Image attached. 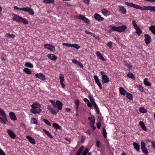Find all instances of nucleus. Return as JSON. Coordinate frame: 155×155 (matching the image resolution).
<instances>
[{
	"instance_id": "obj_1",
	"label": "nucleus",
	"mask_w": 155,
	"mask_h": 155,
	"mask_svg": "<svg viewBox=\"0 0 155 155\" xmlns=\"http://www.w3.org/2000/svg\"><path fill=\"white\" fill-rule=\"evenodd\" d=\"M127 28V26L125 25H123L121 26L118 27L113 26L108 31V32L111 33L112 31H117L121 32L124 31Z\"/></svg>"
},
{
	"instance_id": "obj_2",
	"label": "nucleus",
	"mask_w": 155,
	"mask_h": 155,
	"mask_svg": "<svg viewBox=\"0 0 155 155\" xmlns=\"http://www.w3.org/2000/svg\"><path fill=\"white\" fill-rule=\"evenodd\" d=\"M12 19L14 21L18 22H21L24 24H28V21L26 19L17 15H15Z\"/></svg>"
},
{
	"instance_id": "obj_3",
	"label": "nucleus",
	"mask_w": 155,
	"mask_h": 155,
	"mask_svg": "<svg viewBox=\"0 0 155 155\" xmlns=\"http://www.w3.org/2000/svg\"><path fill=\"white\" fill-rule=\"evenodd\" d=\"M137 9H140L142 10H148L151 11L155 12V6H143V7H142L137 5Z\"/></svg>"
},
{
	"instance_id": "obj_4",
	"label": "nucleus",
	"mask_w": 155,
	"mask_h": 155,
	"mask_svg": "<svg viewBox=\"0 0 155 155\" xmlns=\"http://www.w3.org/2000/svg\"><path fill=\"white\" fill-rule=\"evenodd\" d=\"M100 73L102 76V82L103 84H104L106 83H108L109 82V79L107 76L106 75L104 72L101 71Z\"/></svg>"
},
{
	"instance_id": "obj_5",
	"label": "nucleus",
	"mask_w": 155,
	"mask_h": 155,
	"mask_svg": "<svg viewBox=\"0 0 155 155\" xmlns=\"http://www.w3.org/2000/svg\"><path fill=\"white\" fill-rule=\"evenodd\" d=\"M88 120H89V124L93 130H95L96 127L94 125L95 122L94 117L92 116L91 117H88Z\"/></svg>"
},
{
	"instance_id": "obj_6",
	"label": "nucleus",
	"mask_w": 155,
	"mask_h": 155,
	"mask_svg": "<svg viewBox=\"0 0 155 155\" xmlns=\"http://www.w3.org/2000/svg\"><path fill=\"white\" fill-rule=\"evenodd\" d=\"M141 149L142 152L146 155L148 154V150L146 147V144L144 142L142 141L141 142Z\"/></svg>"
},
{
	"instance_id": "obj_7",
	"label": "nucleus",
	"mask_w": 155,
	"mask_h": 155,
	"mask_svg": "<svg viewBox=\"0 0 155 155\" xmlns=\"http://www.w3.org/2000/svg\"><path fill=\"white\" fill-rule=\"evenodd\" d=\"M76 18L78 19L82 20L84 21V22L88 24H90V23L89 20L83 15H79L78 16H77Z\"/></svg>"
},
{
	"instance_id": "obj_8",
	"label": "nucleus",
	"mask_w": 155,
	"mask_h": 155,
	"mask_svg": "<svg viewBox=\"0 0 155 155\" xmlns=\"http://www.w3.org/2000/svg\"><path fill=\"white\" fill-rule=\"evenodd\" d=\"M35 76L36 78H39L42 81H44L46 79V77L43 74L38 73L36 74Z\"/></svg>"
},
{
	"instance_id": "obj_9",
	"label": "nucleus",
	"mask_w": 155,
	"mask_h": 155,
	"mask_svg": "<svg viewBox=\"0 0 155 155\" xmlns=\"http://www.w3.org/2000/svg\"><path fill=\"white\" fill-rule=\"evenodd\" d=\"M59 79L60 80V82L61 87L63 88H64L65 86V84L63 83L64 81V75L62 74H59Z\"/></svg>"
},
{
	"instance_id": "obj_10",
	"label": "nucleus",
	"mask_w": 155,
	"mask_h": 155,
	"mask_svg": "<svg viewBox=\"0 0 155 155\" xmlns=\"http://www.w3.org/2000/svg\"><path fill=\"white\" fill-rule=\"evenodd\" d=\"M145 38V43L147 45H148L151 41V37L147 34H145L144 35Z\"/></svg>"
},
{
	"instance_id": "obj_11",
	"label": "nucleus",
	"mask_w": 155,
	"mask_h": 155,
	"mask_svg": "<svg viewBox=\"0 0 155 155\" xmlns=\"http://www.w3.org/2000/svg\"><path fill=\"white\" fill-rule=\"evenodd\" d=\"M62 106L63 104L61 101L59 100H57L56 101V106H57L58 108V112L59 111V110H61L62 109Z\"/></svg>"
},
{
	"instance_id": "obj_12",
	"label": "nucleus",
	"mask_w": 155,
	"mask_h": 155,
	"mask_svg": "<svg viewBox=\"0 0 155 155\" xmlns=\"http://www.w3.org/2000/svg\"><path fill=\"white\" fill-rule=\"evenodd\" d=\"M62 45L68 47H73L75 48H79L80 47L77 44H69L66 43H64Z\"/></svg>"
},
{
	"instance_id": "obj_13",
	"label": "nucleus",
	"mask_w": 155,
	"mask_h": 155,
	"mask_svg": "<svg viewBox=\"0 0 155 155\" xmlns=\"http://www.w3.org/2000/svg\"><path fill=\"white\" fill-rule=\"evenodd\" d=\"M94 80L95 81L96 83L97 84V85L101 89H102V85L99 81V80L98 77H97V76L96 75H95L94 76Z\"/></svg>"
},
{
	"instance_id": "obj_14",
	"label": "nucleus",
	"mask_w": 155,
	"mask_h": 155,
	"mask_svg": "<svg viewBox=\"0 0 155 155\" xmlns=\"http://www.w3.org/2000/svg\"><path fill=\"white\" fill-rule=\"evenodd\" d=\"M7 132L9 136L11 138L14 139L16 137V136L15 134L10 129L7 130Z\"/></svg>"
},
{
	"instance_id": "obj_15",
	"label": "nucleus",
	"mask_w": 155,
	"mask_h": 155,
	"mask_svg": "<svg viewBox=\"0 0 155 155\" xmlns=\"http://www.w3.org/2000/svg\"><path fill=\"white\" fill-rule=\"evenodd\" d=\"M0 116L3 118L5 120L7 121L5 113L3 109L0 107Z\"/></svg>"
},
{
	"instance_id": "obj_16",
	"label": "nucleus",
	"mask_w": 155,
	"mask_h": 155,
	"mask_svg": "<svg viewBox=\"0 0 155 155\" xmlns=\"http://www.w3.org/2000/svg\"><path fill=\"white\" fill-rule=\"evenodd\" d=\"M41 111V109L40 108H33L30 110V111L33 114L40 113Z\"/></svg>"
},
{
	"instance_id": "obj_17",
	"label": "nucleus",
	"mask_w": 155,
	"mask_h": 155,
	"mask_svg": "<svg viewBox=\"0 0 155 155\" xmlns=\"http://www.w3.org/2000/svg\"><path fill=\"white\" fill-rule=\"evenodd\" d=\"M9 115L11 119L13 120H17L16 117L13 112H10L9 113Z\"/></svg>"
},
{
	"instance_id": "obj_18",
	"label": "nucleus",
	"mask_w": 155,
	"mask_h": 155,
	"mask_svg": "<svg viewBox=\"0 0 155 155\" xmlns=\"http://www.w3.org/2000/svg\"><path fill=\"white\" fill-rule=\"evenodd\" d=\"M133 145L134 148L136 150L137 152H139L140 150V144L136 142H134L133 143Z\"/></svg>"
},
{
	"instance_id": "obj_19",
	"label": "nucleus",
	"mask_w": 155,
	"mask_h": 155,
	"mask_svg": "<svg viewBox=\"0 0 155 155\" xmlns=\"http://www.w3.org/2000/svg\"><path fill=\"white\" fill-rule=\"evenodd\" d=\"M26 138L28 140L29 142L32 144H34L35 143H36L34 139L30 136H27Z\"/></svg>"
},
{
	"instance_id": "obj_20",
	"label": "nucleus",
	"mask_w": 155,
	"mask_h": 155,
	"mask_svg": "<svg viewBox=\"0 0 155 155\" xmlns=\"http://www.w3.org/2000/svg\"><path fill=\"white\" fill-rule=\"evenodd\" d=\"M95 18L99 21H101L104 20V18L101 17L98 14H95L94 15Z\"/></svg>"
},
{
	"instance_id": "obj_21",
	"label": "nucleus",
	"mask_w": 155,
	"mask_h": 155,
	"mask_svg": "<svg viewBox=\"0 0 155 155\" xmlns=\"http://www.w3.org/2000/svg\"><path fill=\"white\" fill-rule=\"evenodd\" d=\"M31 107L32 108V109L33 108H39L41 107V105L40 104L38 103L37 102H34L31 105Z\"/></svg>"
},
{
	"instance_id": "obj_22",
	"label": "nucleus",
	"mask_w": 155,
	"mask_h": 155,
	"mask_svg": "<svg viewBox=\"0 0 155 155\" xmlns=\"http://www.w3.org/2000/svg\"><path fill=\"white\" fill-rule=\"evenodd\" d=\"M96 54L97 57L101 60L104 61L105 60V59L99 51H97L96 52Z\"/></svg>"
},
{
	"instance_id": "obj_23",
	"label": "nucleus",
	"mask_w": 155,
	"mask_h": 155,
	"mask_svg": "<svg viewBox=\"0 0 155 155\" xmlns=\"http://www.w3.org/2000/svg\"><path fill=\"white\" fill-rule=\"evenodd\" d=\"M139 124L140 126L143 130L146 131H147L146 127L143 121H140L139 123Z\"/></svg>"
},
{
	"instance_id": "obj_24",
	"label": "nucleus",
	"mask_w": 155,
	"mask_h": 155,
	"mask_svg": "<svg viewBox=\"0 0 155 155\" xmlns=\"http://www.w3.org/2000/svg\"><path fill=\"white\" fill-rule=\"evenodd\" d=\"M125 5L130 6V7H133L134 8L137 9V5L131 3H130L128 2H125Z\"/></svg>"
},
{
	"instance_id": "obj_25",
	"label": "nucleus",
	"mask_w": 155,
	"mask_h": 155,
	"mask_svg": "<svg viewBox=\"0 0 155 155\" xmlns=\"http://www.w3.org/2000/svg\"><path fill=\"white\" fill-rule=\"evenodd\" d=\"M119 92L122 95H125L127 93V91L122 87L119 88Z\"/></svg>"
},
{
	"instance_id": "obj_26",
	"label": "nucleus",
	"mask_w": 155,
	"mask_h": 155,
	"mask_svg": "<svg viewBox=\"0 0 155 155\" xmlns=\"http://www.w3.org/2000/svg\"><path fill=\"white\" fill-rule=\"evenodd\" d=\"M47 57L51 60L55 61L57 59V57L54 54H48Z\"/></svg>"
},
{
	"instance_id": "obj_27",
	"label": "nucleus",
	"mask_w": 155,
	"mask_h": 155,
	"mask_svg": "<svg viewBox=\"0 0 155 155\" xmlns=\"http://www.w3.org/2000/svg\"><path fill=\"white\" fill-rule=\"evenodd\" d=\"M143 83L146 86H150L151 84L150 82L148 81L147 78H145L143 81Z\"/></svg>"
},
{
	"instance_id": "obj_28",
	"label": "nucleus",
	"mask_w": 155,
	"mask_h": 155,
	"mask_svg": "<svg viewBox=\"0 0 155 155\" xmlns=\"http://www.w3.org/2000/svg\"><path fill=\"white\" fill-rule=\"evenodd\" d=\"M84 148V147L83 146H81L78 149L76 155H80L82 150Z\"/></svg>"
},
{
	"instance_id": "obj_29",
	"label": "nucleus",
	"mask_w": 155,
	"mask_h": 155,
	"mask_svg": "<svg viewBox=\"0 0 155 155\" xmlns=\"http://www.w3.org/2000/svg\"><path fill=\"white\" fill-rule=\"evenodd\" d=\"M84 148V147L83 146H81L78 149L76 155H80L82 150Z\"/></svg>"
},
{
	"instance_id": "obj_30",
	"label": "nucleus",
	"mask_w": 155,
	"mask_h": 155,
	"mask_svg": "<svg viewBox=\"0 0 155 155\" xmlns=\"http://www.w3.org/2000/svg\"><path fill=\"white\" fill-rule=\"evenodd\" d=\"M136 30V33L139 36L142 33V31L140 28L139 26L137 27L134 28Z\"/></svg>"
},
{
	"instance_id": "obj_31",
	"label": "nucleus",
	"mask_w": 155,
	"mask_h": 155,
	"mask_svg": "<svg viewBox=\"0 0 155 155\" xmlns=\"http://www.w3.org/2000/svg\"><path fill=\"white\" fill-rule=\"evenodd\" d=\"M102 12L103 14L105 16L110 14V12L105 9H103Z\"/></svg>"
},
{
	"instance_id": "obj_32",
	"label": "nucleus",
	"mask_w": 155,
	"mask_h": 155,
	"mask_svg": "<svg viewBox=\"0 0 155 155\" xmlns=\"http://www.w3.org/2000/svg\"><path fill=\"white\" fill-rule=\"evenodd\" d=\"M119 8L120 9V10L124 14H126L127 13V11L125 8L123 6H119Z\"/></svg>"
},
{
	"instance_id": "obj_33",
	"label": "nucleus",
	"mask_w": 155,
	"mask_h": 155,
	"mask_svg": "<svg viewBox=\"0 0 155 155\" xmlns=\"http://www.w3.org/2000/svg\"><path fill=\"white\" fill-rule=\"evenodd\" d=\"M149 30L155 35V26L152 25L149 28Z\"/></svg>"
},
{
	"instance_id": "obj_34",
	"label": "nucleus",
	"mask_w": 155,
	"mask_h": 155,
	"mask_svg": "<svg viewBox=\"0 0 155 155\" xmlns=\"http://www.w3.org/2000/svg\"><path fill=\"white\" fill-rule=\"evenodd\" d=\"M53 127L56 129V130L58 129H60L61 127L58 124L54 123L53 124Z\"/></svg>"
},
{
	"instance_id": "obj_35",
	"label": "nucleus",
	"mask_w": 155,
	"mask_h": 155,
	"mask_svg": "<svg viewBox=\"0 0 155 155\" xmlns=\"http://www.w3.org/2000/svg\"><path fill=\"white\" fill-rule=\"evenodd\" d=\"M44 47L45 48H55V47L50 44H46L44 45Z\"/></svg>"
},
{
	"instance_id": "obj_36",
	"label": "nucleus",
	"mask_w": 155,
	"mask_h": 155,
	"mask_svg": "<svg viewBox=\"0 0 155 155\" xmlns=\"http://www.w3.org/2000/svg\"><path fill=\"white\" fill-rule=\"evenodd\" d=\"M139 110L140 112L143 113H146L147 111V109L143 107L139 108Z\"/></svg>"
},
{
	"instance_id": "obj_37",
	"label": "nucleus",
	"mask_w": 155,
	"mask_h": 155,
	"mask_svg": "<svg viewBox=\"0 0 155 155\" xmlns=\"http://www.w3.org/2000/svg\"><path fill=\"white\" fill-rule=\"evenodd\" d=\"M23 71L25 73L28 74H31V72L30 69L27 68H24L23 69Z\"/></svg>"
},
{
	"instance_id": "obj_38",
	"label": "nucleus",
	"mask_w": 155,
	"mask_h": 155,
	"mask_svg": "<svg viewBox=\"0 0 155 155\" xmlns=\"http://www.w3.org/2000/svg\"><path fill=\"white\" fill-rule=\"evenodd\" d=\"M93 106L94 107V108H95L96 113L97 114H99L100 113V110L97 106V104H96V103H94Z\"/></svg>"
},
{
	"instance_id": "obj_39",
	"label": "nucleus",
	"mask_w": 155,
	"mask_h": 155,
	"mask_svg": "<svg viewBox=\"0 0 155 155\" xmlns=\"http://www.w3.org/2000/svg\"><path fill=\"white\" fill-rule=\"evenodd\" d=\"M43 131L46 134V135L49 137L50 138H53V136L49 132L45 129L43 130Z\"/></svg>"
},
{
	"instance_id": "obj_40",
	"label": "nucleus",
	"mask_w": 155,
	"mask_h": 155,
	"mask_svg": "<svg viewBox=\"0 0 155 155\" xmlns=\"http://www.w3.org/2000/svg\"><path fill=\"white\" fill-rule=\"evenodd\" d=\"M25 65L27 67H28L31 68H33V65L31 63L29 62H26L25 64Z\"/></svg>"
},
{
	"instance_id": "obj_41",
	"label": "nucleus",
	"mask_w": 155,
	"mask_h": 155,
	"mask_svg": "<svg viewBox=\"0 0 155 155\" xmlns=\"http://www.w3.org/2000/svg\"><path fill=\"white\" fill-rule=\"evenodd\" d=\"M126 97L129 100H132L133 99V96L130 93L127 92L126 94Z\"/></svg>"
},
{
	"instance_id": "obj_42",
	"label": "nucleus",
	"mask_w": 155,
	"mask_h": 155,
	"mask_svg": "<svg viewBox=\"0 0 155 155\" xmlns=\"http://www.w3.org/2000/svg\"><path fill=\"white\" fill-rule=\"evenodd\" d=\"M43 2L45 3L46 4L52 3L53 4L54 2V0H44Z\"/></svg>"
},
{
	"instance_id": "obj_43",
	"label": "nucleus",
	"mask_w": 155,
	"mask_h": 155,
	"mask_svg": "<svg viewBox=\"0 0 155 155\" xmlns=\"http://www.w3.org/2000/svg\"><path fill=\"white\" fill-rule=\"evenodd\" d=\"M31 123L33 124H37L38 121L36 118H33L31 119Z\"/></svg>"
},
{
	"instance_id": "obj_44",
	"label": "nucleus",
	"mask_w": 155,
	"mask_h": 155,
	"mask_svg": "<svg viewBox=\"0 0 155 155\" xmlns=\"http://www.w3.org/2000/svg\"><path fill=\"white\" fill-rule=\"evenodd\" d=\"M43 121L47 125L50 126H51V124L50 122L47 119H43Z\"/></svg>"
},
{
	"instance_id": "obj_45",
	"label": "nucleus",
	"mask_w": 155,
	"mask_h": 155,
	"mask_svg": "<svg viewBox=\"0 0 155 155\" xmlns=\"http://www.w3.org/2000/svg\"><path fill=\"white\" fill-rule=\"evenodd\" d=\"M101 120H98L97 122L96 123V126L98 129L100 128L101 126Z\"/></svg>"
},
{
	"instance_id": "obj_46",
	"label": "nucleus",
	"mask_w": 155,
	"mask_h": 155,
	"mask_svg": "<svg viewBox=\"0 0 155 155\" xmlns=\"http://www.w3.org/2000/svg\"><path fill=\"white\" fill-rule=\"evenodd\" d=\"M88 98L90 99V102L94 105V104L96 103L95 102L93 98L90 95H88Z\"/></svg>"
},
{
	"instance_id": "obj_47",
	"label": "nucleus",
	"mask_w": 155,
	"mask_h": 155,
	"mask_svg": "<svg viewBox=\"0 0 155 155\" xmlns=\"http://www.w3.org/2000/svg\"><path fill=\"white\" fill-rule=\"evenodd\" d=\"M127 76L132 79H134L135 78L134 77L132 73L130 72H128L127 74Z\"/></svg>"
},
{
	"instance_id": "obj_48",
	"label": "nucleus",
	"mask_w": 155,
	"mask_h": 155,
	"mask_svg": "<svg viewBox=\"0 0 155 155\" xmlns=\"http://www.w3.org/2000/svg\"><path fill=\"white\" fill-rule=\"evenodd\" d=\"M5 36L6 37H8L9 38H14L15 37V35L13 34H10L9 33H6Z\"/></svg>"
},
{
	"instance_id": "obj_49",
	"label": "nucleus",
	"mask_w": 155,
	"mask_h": 155,
	"mask_svg": "<svg viewBox=\"0 0 155 155\" xmlns=\"http://www.w3.org/2000/svg\"><path fill=\"white\" fill-rule=\"evenodd\" d=\"M137 89L141 92H143L144 91V89L143 87L140 85H138L137 86Z\"/></svg>"
},
{
	"instance_id": "obj_50",
	"label": "nucleus",
	"mask_w": 155,
	"mask_h": 155,
	"mask_svg": "<svg viewBox=\"0 0 155 155\" xmlns=\"http://www.w3.org/2000/svg\"><path fill=\"white\" fill-rule=\"evenodd\" d=\"M89 150L90 149L88 148H86L83 152L82 155H87V154Z\"/></svg>"
},
{
	"instance_id": "obj_51",
	"label": "nucleus",
	"mask_w": 155,
	"mask_h": 155,
	"mask_svg": "<svg viewBox=\"0 0 155 155\" xmlns=\"http://www.w3.org/2000/svg\"><path fill=\"white\" fill-rule=\"evenodd\" d=\"M107 133L106 132V129L105 128H103V134L105 138H106L107 137Z\"/></svg>"
},
{
	"instance_id": "obj_52",
	"label": "nucleus",
	"mask_w": 155,
	"mask_h": 155,
	"mask_svg": "<svg viewBox=\"0 0 155 155\" xmlns=\"http://www.w3.org/2000/svg\"><path fill=\"white\" fill-rule=\"evenodd\" d=\"M3 118L0 117V122L3 124H6V121Z\"/></svg>"
},
{
	"instance_id": "obj_53",
	"label": "nucleus",
	"mask_w": 155,
	"mask_h": 155,
	"mask_svg": "<svg viewBox=\"0 0 155 155\" xmlns=\"http://www.w3.org/2000/svg\"><path fill=\"white\" fill-rule=\"evenodd\" d=\"M124 63L126 66L127 67L129 68H131L132 67V66L131 65H130L126 61H124Z\"/></svg>"
},
{
	"instance_id": "obj_54",
	"label": "nucleus",
	"mask_w": 155,
	"mask_h": 155,
	"mask_svg": "<svg viewBox=\"0 0 155 155\" xmlns=\"http://www.w3.org/2000/svg\"><path fill=\"white\" fill-rule=\"evenodd\" d=\"M85 33H86L88 35H90L92 36H93V37H94L95 35L94 34L91 33L90 32L88 31L87 30H85L84 31Z\"/></svg>"
},
{
	"instance_id": "obj_55",
	"label": "nucleus",
	"mask_w": 155,
	"mask_h": 155,
	"mask_svg": "<svg viewBox=\"0 0 155 155\" xmlns=\"http://www.w3.org/2000/svg\"><path fill=\"white\" fill-rule=\"evenodd\" d=\"M49 101L52 103V105L54 107H56V102H55L54 100H49Z\"/></svg>"
},
{
	"instance_id": "obj_56",
	"label": "nucleus",
	"mask_w": 155,
	"mask_h": 155,
	"mask_svg": "<svg viewBox=\"0 0 155 155\" xmlns=\"http://www.w3.org/2000/svg\"><path fill=\"white\" fill-rule=\"evenodd\" d=\"M28 11H28V12L29 14L32 15L34 14V11L31 8H30Z\"/></svg>"
},
{
	"instance_id": "obj_57",
	"label": "nucleus",
	"mask_w": 155,
	"mask_h": 155,
	"mask_svg": "<svg viewBox=\"0 0 155 155\" xmlns=\"http://www.w3.org/2000/svg\"><path fill=\"white\" fill-rule=\"evenodd\" d=\"M50 111L53 114H57V112L55 110H54L53 108H52Z\"/></svg>"
},
{
	"instance_id": "obj_58",
	"label": "nucleus",
	"mask_w": 155,
	"mask_h": 155,
	"mask_svg": "<svg viewBox=\"0 0 155 155\" xmlns=\"http://www.w3.org/2000/svg\"><path fill=\"white\" fill-rule=\"evenodd\" d=\"M75 103L76 105V107L79 106L80 104V101L78 99L76 100L75 101Z\"/></svg>"
},
{
	"instance_id": "obj_59",
	"label": "nucleus",
	"mask_w": 155,
	"mask_h": 155,
	"mask_svg": "<svg viewBox=\"0 0 155 155\" xmlns=\"http://www.w3.org/2000/svg\"><path fill=\"white\" fill-rule=\"evenodd\" d=\"M132 24H133V26H134V28H136L138 26L137 25L136 21L135 20H133L132 21Z\"/></svg>"
},
{
	"instance_id": "obj_60",
	"label": "nucleus",
	"mask_w": 155,
	"mask_h": 155,
	"mask_svg": "<svg viewBox=\"0 0 155 155\" xmlns=\"http://www.w3.org/2000/svg\"><path fill=\"white\" fill-rule=\"evenodd\" d=\"M77 65H78L81 68H83V65L82 63H81L80 61H78V63L77 64Z\"/></svg>"
},
{
	"instance_id": "obj_61",
	"label": "nucleus",
	"mask_w": 155,
	"mask_h": 155,
	"mask_svg": "<svg viewBox=\"0 0 155 155\" xmlns=\"http://www.w3.org/2000/svg\"><path fill=\"white\" fill-rule=\"evenodd\" d=\"M77 65H78L81 68H83V65L82 63H81L80 61H78V63L77 64Z\"/></svg>"
},
{
	"instance_id": "obj_62",
	"label": "nucleus",
	"mask_w": 155,
	"mask_h": 155,
	"mask_svg": "<svg viewBox=\"0 0 155 155\" xmlns=\"http://www.w3.org/2000/svg\"><path fill=\"white\" fill-rule=\"evenodd\" d=\"M77 65H78L81 68H83V65L82 63H81L80 61H78V63L77 64Z\"/></svg>"
},
{
	"instance_id": "obj_63",
	"label": "nucleus",
	"mask_w": 155,
	"mask_h": 155,
	"mask_svg": "<svg viewBox=\"0 0 155 155\" xmlns=\"http://www.w3.org/2000/svg\"><path fill=\"white\" fill-rule=\"evenodd\" d=\"M29 8H30L28 7L24 8H23V11L26 12H28V11H29L28 10L29 9Z\"/></svg>"
},
{
	"instance_id": "obj_64",
	"label": "nucleus",
	"mask_w": 155,
	"mask_h": 155,
	"mask_svg": "<svg viewBox=\"0 0 155 155\" xmlns=\"http://www.w3.org/2000/svg\"><path fill=\"white\" fill-rule=\"evenodd\" d=\"M90 0H83V2L87 5L89 4V2Z\"/></svg>"
}]
</instances>
